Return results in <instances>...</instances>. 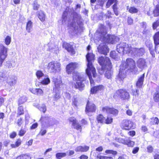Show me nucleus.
Instances as JSON below:
<instances>
[{
    "label": "nucleus",
    "instance_id": "nucleus-1",
    "mask_svg": "<svg viewBox=\"0 0 159 159\" xmlns=\"http://www.w3.org/2000/svg\"><path fill=\"white\" fill-rule=\"evenodd\" d=\"M100 34V39L102 40H115L118 39L117 36L113 35L107 34V28L105 26L103 25H101L99 27L97 32L95 34L96 35H97L98 32Z\"/></svg>",
    "mask_w": 159,
    "mask_h": 159
},
{
    "label": "nucleus",
    "instance_id": "nucleus-2",
    "mask_svg": "<svg viewBox=\"0 0 159 159\" xmlns=\"http://www.w3.org/2000/svg\"><path fill=\"white\" fill-rule=\"evenodd\" d=\"M86 59L88 62L87 64V68L86 69L87 72H88V70H90L93 77H95L96 76V70L92 63L94 59V56L92 53L88 52L86 55Z\"/></svg>",
    "mask_w": 159,
    "mask_h": 159
},
{
    "label": "nucleus",
    "instance_id": "nucleus-3",
    "mask_svg": "<svg viewBox=\"0 0 159 159\" xmlns=\"http://www.w3.org/2000/svg\"><path fill=\"white\" fill-rule=\"evenodd\" d=\"M98 61L102 66V70H98L99 72L101 74L103 73L104 71L103 70L105 68H107V67H109L110 69L112 68V66L110 61L107 57H101L98 58Z\"/></svg>",
    "mask_w": 159,
    "mask_h": 159
},
{
    "label": "nucleus",
    "instance_id": "nucleus-4",
    "mask_svg": "<svg viewBox=\"0 0 159 159\" xmlns=\"http://www.w3.org/2000/svg\"><path fill=\"white\" fill-rule=\"evenodd\" d=\"M130 69L132 72H135L137 69L135 61L131 58H128L126 61L123 62L121 65V69Z\"/></svg>",
    "mask_w": 159,
    "mask_h": 159
},
{
    "label": "nucleus",
    "instance_id": "nucleus-5",
    "mask_svg": "<svg viewBox=\"0 0 159 159\" xmlns=\"http://www.w3.org/2000/svg\"><path fill=\"white\" fill-rule=\"evenodd\" d=\"M102 43L99 45L98 48V52L102 54L106 55L109 52V49L107 45L113 44L114 40H100Z\"/></svg>",
    "mask_w": 159,
    "mask_h": 159
},
{
    "label": "nucleus",
    "instance_id": "nucleus-6",
    "mask_svg": "<svg viewBox=\"0 0 159 159\" xmlns=\"http://www.w3.org/2000/svg\"><path fill=\"white\" fill-rule=\"evenodd\" d=\"M61 64L57 61L50 62L48 65L47 68L51 73H56L61 70Z\"/></svg>",
    "mask_w": 159,
    "mask_h": 159
},
{
    "label": "nucleus",
    "instance_id": "nucleus-7",
    "mask_svg": "<svg viewBox=\"0 0 159 159\" xmlns=\"http://www.w3.org/2000/svg\"><path fill=\"white\" fill-rule=\"evenodd\" d=\"M131 47L125 43H120L117 46V50L122 54L129 53L130 52Z\"/></svg>",
    "mask_w": 159,
    "mask_h": 159
},
{
    "label": "nucleus",
    "instance_id": "nucleus-8",
    "mask_svg": "<svg viewBox=\"0 0 159 159\" xmlns=\"http://www.w3.org/2000/svg\"><path fill=\"white\" fill-rule=\"evenodd\" d=\"M119 96L123 100H128L130 98V95L128 92L125 90L120 89L116 91L114 96Z\"/></svg>",
    "mask_w": 159,
    "mask_h": 159
},
{
    "label": "nucleus",
    "instance_id": "nucleus-9",
    "mask_svg": "<svg viewBox=\"0 0 159 159\" xmlns=\"http://www.w3.org/2000/svg\"><path fill=\"white\" fill-rule=\"evenodd\" d=\"M8 48L3 45H0V66L7 56Z\"/></svg>",
    "mask_w": 159,
    "mask_h": 159
},
{
    "label": "nucleus",
    "instance_id": "nucleus-10",
    "mask_svg": "<svg viewBox=\"0 0 159 159\" xmlns=\"http://www.w3.org/2000/svg\"><path fill=\"white\" fill-rule=\"evenodd\" d=\"M78 64L76 62H71L68 64L66 67V71L68 74H70L79 67Z\"/></svg>",
    "mask_w": 159,
    "mask_h": 159
},
{
    "label": "nucleus",
    "instance_id": "nucleus-11",
    "mask_svg": "<svg viewBox=\"0 0 159 159\" xmlns=\"http://www.w3.org/2000/svg\"><path fill=\"white\" fill-rule=\"evenodd\" d=\"M145 50L143 48H132L131 47L130 52L131 55L134 56H142Z\"/></svg>",
    "mask_w": 159,
    "mask_h": 159
},
{
    "label": "nucleus",
    "instance_id": "nucleus-12",
    "mask_svg": "<svg viewBox=\"0 0 159 159\" xmlns=\"http://www.w3.org/2000/svg\"><path fill=\"white\" fill-rule=\"evenodd\" d=\"M96 109V107L94 104L88 101L87 103L85 108V112L87 113L89 112H94Z\"/></svg>",
    "mask_w": 159,
    "mask_h": 159
},
{
    "label": "nucleus",
    "instance_id": "nucleus-13",
    "mask_svg": "<svg viewBox=\"0 0 159 159\" xmlns=\"http://www.w3.org/2000/svg\"><path fill=\"white\" fill-rule=\"evenodd\" d=\"M102 110L104 112L113 115H116L118 113V111L117 110L113 108H111L108 107H103Z\"/></svg>",
    "mask_w": 159,
    "mask_h": 159
},
{
    "label": "nucleus",
    "instance_id": "nucleus-14",
    "mask_svg": "<svg viewBox=\"0 0 159 159\" xmlns=\"http://www.w3.org/2000/svg\"><path fill=\"white\" fill-rule=\"evenodd\" d=\"M123 129H129L133 127V123L130 120H125L122 124Z\"/></svg>",
    "mask_w": 159,
    "mask_h": 159
},
{
    "label": "nucleus",
    "instance_id": "nucleus-15",
    "mask_svg": "<svg viewBox=\"0 0 159 159\" xmlns=\"http://www.w3.org/2000/svg\"><path fill=\"white\" fill-rule=\"evenodd\" d=\"M136 63L137 66L141 69H143L147 66L145 59L142 58L139 59L137 61Z\"/></svg>",
    "mask_w": 159,
    "mask_h": 159
},
{
    "label": "nucleus",
    "instance_id": "nucleus-16",
    "mask_svg": "<svg viewBox=\"0 0 159 159\" xmlns=\"http://www.w3.org/2000/svg\"><path fill=\"white\" fill-rule=\"evenodd\" d=\"M104 89V87L102 85L95 86L91 89V93L92 94L96 93Z\"/></svg>",
    "mask_w": 159,
    "mask_h": 159
},
{
    "label": "nucleus",
    "instance_id": "nucleus-17",
    "mask_svg": "<svg viewBox=\"0 0 159 159\" xmlns=\"http://www.w3.org/2000/svg\"><path fill=\"white\" fill-rule=\"evenodd\" d=\"M63 47L65 48L68 52L72 54H75V51L72 46L70 44L66 43H64L63 44Z\"/></svg>",
    "mask_w": 159,
    "mask_h": 159
},
{
    "label": "nucleus",
    "instance_id": "nucleus-18",
    "mask_svg": "<svg viewBox=\"0 0 159 159\" xmlns=\"http://www.w3.org/2000/svg\"><path fill=\"white\" fill-rule=\"evenodd\" d=\"M29 90L32 93L38 96L43 95V91L40 89L30 88Z\"/></svg>",
    "mask_w": 159,
    "mask_h": 159
},
{
    "label": "nucleus",
    "instance_id": "nucleus-19",
    "mask_svg": "<svg viewBox=\"0 0 159 159\" xmlns=\"http://www.w3.org/2000/svg\"><path fill=\"white\" fill-rule=\"evenodd\" d=\"M80 18L81 17L80 16L78 15V14H76V15H75L73 17V20L74 22H73L72 24L70 25V27L73 28L74 30H76V29H77V28L76 26L75 22H76L78 24V21L80 20Z\"/></svg>",
    "mask_w": 159,
    "mask_h": 159
},
{
    "label": "nucleus",
    "instance_id": "nucleus-20",
    "mask_svg": "<svg viewBox=\"0 0 159 159\" xmlns=\"http://www.w3.org/2000/svg\"><path fill=\"white\" fill-rule=\"evenodd\" d=\"M73 80L77 81H83L85 80V78L80 75L79 73H74L73 74Z\"/></svg>",
    "mask_w": 159,
    "mask_h": 159
},
{
    "label": "nucleus",
    "instance_id": "nucleus-21",
    "mask_svg": "<svg viewBox=\"0 0 159 159\" xmlns=\"http://www.w3.org/2000/svg\"><path fill=\"white\" fill-rule=\"evenodd\" d=\"M89 149V147L87 146H79L76 147L75 151L77 152H84L87 151Z\"/></svg>",
    "mask_w": 159,
    "mask_h": 159
},
{
    "label": "nucleus",
    "instance_id": "nucleus-22",
    "mask_svg": "<svg viewBox=\"0 0 159 159\" xmlns=\"http://www.w3.org/2000/svg\"><path fill=\"white\" fill-rule=\"evenodd\" d=\"M41 120H43V122H44L46 125H52L53 124L52 123V120L48 117H44L42 118Z\"/></svg>",
    "mask_w": 159,
    "mask_h": 159
},
{
    "label": "nucleus",
    "instance_id": "nucleus-23",
    "mask_svg": "<svg viewBox=\"0 0 159 159\" xmlns=\"http://www.w3.org/2000/svg\"><path fill=\"white\" fill-rule=\"evenodd\" d=\"M53 81L54 82L55 87L56 89H58L62 86V82L60 78H55L53 79Z\"/></svg>",
    "mask_w": 159,
    "mask_h": 159
},
{
    "label": "nucleus",
    "instance_id": "nucleus-24",
    "mask_svg": "<svg viewBox=\"0 0 159 159\" xmlns=\"http://www.w3.org/2000/svg\"><path fill=\"white\" fill-rule=\"evenodd\" d=\"M84 87V84L81 81H77L75 84V87L80 91L82 90Z\"/></svg>",
    "mask_w": 159,
    "mask_h": 159
},
{
    "label": "nucleus",
    "instance_id": "nucleus-25",
    "mask_svg": "<svg viewBox=\"0 0 159 159\" xmlns=\"http://www.w3.org/2000/svg\"><path fill=\"white\" fill-rule=\"evenodd\" d=\"M144 76V75L143 74L138 79L136 84V86L138 88H141L142 87L143 84Z\"/></svg>",
    "mask_w": 159,
    "mask_h": 159
},
{
    "label": "nucleus",
    "instance_id": "nucleus-26",
    "mask_svg": "<svg viewBox=\"0 0 159 159\" xmlns=\"http://www.w3.org/2000/svg\"><path fill=\"white\" fill-rule=\"evenodd\" d=\"M7 82L10 86H13L15 85L16 82V80L10 77L7 78Z\"/></svg>",
    "mask_w": 159,
    "mask_h": 159
},
{
    "label": "nucleus",
    "instance_id": "nucleus-27",
    "mask_svg": "<svg viewBox=\"0 0 159 159\" xmlns=\"http://www.w3.org/2000/svg\"><path fill=\"white\" fill-rule=\"evenodd\" d=\"M38 17L41 21H45L46 18V15L44 12L42 11L38 12Z\"/></svg>",
    "mask_w": 159,
    "mask_h": 159
},
{
    "label": "nucleus",
    "instance_id": "nucleus-28",
    "mask_svg": "<svg viewBox=\"0 0 159 159\" xmlns=\"http://www.w3.org/2000/svg\"><path fill=\"white\" fill-rule=\"evenodd\" d=\"M121 65L120 66V70L119 71L118 76L121 79V80L123 79L125 77V69H121Z\"/></svg>",
    "mask_w": 159,
    "mask_h": 159
},
{
    "label": "nucleus",
    "instance_id": "nucleus-29",
    "mask_svg": "<svg viewBox=\"0 0 159 159\" xmlns=\"http://www.w3.org/2000/svg\"><path fill=\"white\" fill-rule=\"evenodd\" d=\"M105 118L101 114L98 115L97 117V120L98 123L104 124Z\"/></svg>",
    "mask_w": 159,
    "mask_h": 159
},
{
    "label": "nucleus",
    "instance_id": "nucleus-30",
    "mask_svg": "<svg viewBox=\"0 0 159 159\" xmlns=\"http://www.w3.org/2000/svg\"><path fill=\"white\" fill-rule=\"evenodd\" d=\"M21 143V141L20 139H18L16 140L14 144H11V146L12 148H15L20 146Z\"/></svg>",
    "mask_w": 159,
    "mask_h": 159
},
{
    "label": "nucleus",
    "instance_id": "nucleus-31",
    "mask_svg": "<svg viewBox=\"0 0 159 159\" xmlns=\"http://www.w3.org/2000/svg\"><path fill=\"white\" fill-rule=\"evenodd\" d=\"M105 68L107 69V70L106 71V72L105 76L108 79L110 78L112 73V71L111 70V68L110 69L108 66L107 67V68Z\"/></svg>",
    "mask_w": 159,
    "mask_h": 159
},
{
    "label": "nucleus",
    "instance_id": "nucleus-32",
    "mask_svg": "<svg viewBox=\"0 0 159 159\" xmlns=\"http://www.w3.org/2000/svg\"><path fill=\"white\" fill-rule=\"evenodd\" d=\"M27 100L25 96L20 97L18 100V105H20L25 102Z\"/></svg>",
    "mask_w": 159,
    "mask_h": 159
},
{
    "label": "nucleus",
    "instance_id": "nucleus-33",
    "mask_svg": "<svg viewBox=\"0 0 159 159\" xmlns=\"http://www.w3.org/2000/svg\"><path fill=\"white\" fill-rule=\"evenodd\" d=\"M49 47L50 49H54V51H56V53L58 52V48L57 45H55L53 43H51L49 44Z\"/></svg>",
    "mask_w": 159,
    "mask_h": 159
},
{
    "label": "nucleus",
    "instance_id": "nucleus-34",
    "mask_svg": "<svg viewBox=\"0 0 159 159\" xmlns=\"http://www.w3.org/2000/svg\"><path fill=\"white\" fill-rule=\"evenodd\" d=\"M127 10L130 13L132 14L136 13L138 11V10L137 8L133 7H128Z\"/></svg>",
    "mask_w": 159,
    "mask_h": 159
},
{
    "label": "nucleus",
    "instance_id": "nucleus-35",
    "mask_svg": "<svg viewBox=\"0 0 159 159\" xmlns=\"http://www.w3.org/2000/svg\"><path fill=\"white\" fill-rule=\"evenodd\" d=\"M24 113V111L23 107L22 106H19L18 108L17 111V116L21 115H23Z\"/></svg>",
    "mask_w": 159,
    "mask_h": 159
},
{
    "label": "nucleus",
    "instance_id": "nucleus-36",
    "mask_svg": "<svg viewBox=\"0 0 159 159\" xmlns=\"http://www.w3.org/2000/svg\"><path fill=\"white\" fill-rule=\"evenodd\" d=\"M32 27V22L31 20H29L27 23L26 30L28 32H30Z\"/></svg>",
    "mask_w": 159,
    "mask_h": 159
},
{
    "label": "nucleus",
    "instance_id": "nucleus-37",
    "mask_svg": "<svg viewBox=\"0 0 159 159\" xmlns=\"http://www.w3.org/2000/svg\"><path fill=\"white\" fill-rule=\"evenodd\" d=\"M67 12L66 11H65L62 15V23L63 24H66V20L67 19Z\"/></svg>",
    "mask_w": 159,
    "mask_h": 159
},
{
    "label": "nucleus",
    "instance_id": "nucleus-38",
    "mask_svg": "<svg viewBox=\"0 0 159 159\" xmlns=\"http://www.w3.org/2000/svg\"><path fill=\"white\" fill-rule=\"evenodd\" d=\"M151 120V123L153 125L155 124L157 125L159 123V120L158 119L157 117H152L150 119Z\"/></svg>",
    "mask_w": 159,
    "mask_h": 159
},
{
    "label": "nucleus",
    "instance_id": "nucleus-39",
    "mask_svg": "<svg viewBox=\"0 0 159 159\" xmlns=\"http://www.w3.org/2000/svg\"><path fill=\"white\" fill-rule=\"evenodd\" d=\"M153 13L154 16H159V5H157L153 11Z\"/></svg>",
    "mask_w": 159,
    "mask_h": 159
},
{
    "label": "nucleus",
    "instance_id": "nucleus-40",
    "mask_svg": "<svg viewBox=\"0 0 159 159\" xmlns=\"http://www.w3.org/2000/svg\"><path fill=\"white\" fill-rule=\"evenodd\" d=\"M40 7V5L38 3L37 0H35L33 4V9L34 10H37Z\"/></svg>",
    "mask_w": 159,
    "mask_h": 159
},
{
    "label": "nucleus",
    "instance_id": "nucleus-41",
    "mask_svg": "<svg viewBox=\"0 0 159 159\" xmlns=\"http://www.w3.org/2000/svg\"><path fill=\"white\" fill-rule=\"evenodd\" d=\"M125 145L129 147H133L134 145V142L129 140H126Z\"/></svg>",
    "mask_w": 159,
    "mask_h": 159
},
{
    "label": "nucleus",
    "instance_id": "nucleus-42",
    "mask_svg": "<svg viewBox=\"0 0 159 159\" xmlns=\"http://www.w3.org/2000/svg\"><path fill=\"white\" fill-rule=\"evenodd\" d=\"M66 154V153L60 152L57 153L56 154V157L57 158H60L65 157Z\"/></svg>",
    "mask_w": 159,
    "mask_h": 159
},
{
    "label": "nucleus",
    "instance_id": "nucleus-43",
    "mask_svg": "<svg viewBox=\"0 0 159 159\" xmlns=\"http://www.w3.org/2000/svg\"><path fill=\"white\" fill-rule=\"evenodd\" d=\"M113 119L110 117H107V118H105L104 124H110L112 122Z\"/></svg>",
    "mask_w": 159,
    "mask_h": 159
},
{
    "label": "nucleus",
    "instance_id": "nucleus-44",
    "mask_svg": "<svg viewBox=\"0 0 159 159\" xmlns=\"http://www.w3.org/2000/svg\"><path fill=\"white\" fill-rule=\"evenodd\" d=\"M41 83L43 84L47 85L50 83V80L47 77L44 78Z\"/></svg>",
    "mask_w": 159,
    "mask_h": 159
},
{
    "label": "nucleus",
    "instance_id": "nucleus-45",
    "mask_svg": "<svg viewBox=\"0 0 159 159\" xmlns=\"http://www.w3.org/2000/svg\"><path fill=\"white\" fill-rule=\"evenodd\" d=\"M36 75L38 79H40L43 76L44 74L41 70H38L36 73Z\"/></svg>",
    "mask_w": 159,
    "mask_h": 159
},
{
    "label": "nucleus",
    "instance_id": "nucleus-46",
    "mask_svg": "<svg viewBox=\"0 0 159 159\" xmlns=\"http://www.w3.org/2000/svg\"><path fill=\"white\" fill-rule=\"evenodd\" d=\"M88 72H87V70H86V73L87 75L89 77V78L90 81V83L91 84H93V81L92 80L91 77V71L90 70H88Z\"/></svg>",
    "mask_w": 159,
    "mask_h": 159
},
{
    "label": "nucleus",
    "instance_id": "nucleus-47",
    "mask_svg": "<svg viewBox=\"0 0 159 159\" xmlns=\"http://www.w3.org/2000/svg\"><path fill=\"white\" fill-rule=\"evenodd\" d=\"M105 152L107 154H111L114 155L117 154V152L116 151L112 150H107L105 151Z\"/></svg>",
    "mask_w": 159,
    "mask_h": 159
},
{
    "label": "nucleus",
    "instance_id": "nucleus-48",
    "mask_svg": "<svg viewBox=\"0 0 159 159\" xmlns=\"http://www.w3.org/2000/svg\"><path fill=\"white\" fill-rule=\"evenodd\" d=\"M116 141L119 142L120 143H121L124 144H125L126 143V140H125L124 139L121 138H116Z\"/></svg>",
    "mask_w": 159,
    "mask_h": 159
},
{
    "label": "nucleus",
    "instance_id": "nucleus-49",
    "mask_svg": "<svg viewBox=\"0 0 159 159\" xmlns=\"http://www.w3.org/2000/svg\"><path fill=\"white\" fill-rule=\"evenodd\" d=\"M97 157L99 159H113V157H111L104 156L100 155H98Z\"/></svg>",
    "mask_w": 159,
    "mask_h": 159
},
{
    "label": "nucleus",
    "instance_id": "nucleus-50",
    "mask_svg": "<svg viewBox=\"0 0 159 159\" xmlns=\"http://www.w3.org/2000/svg\"><path fill=\"white\" fill-rule=\"evenodd\" d=\"M40 111H43L44 113L46 111V106L44 104H42L41 107L38 108Z\"/></svg>",
    "mask_w": 159,
    "mask_h": 159
},
{
    "label": "nucleus",
    "instance_id": "nucleus-51",
    "mask_svg": "<svg viewBox=\"0 0 159 159\" xmlns=\"http://www.w3.org/2000/svg\"><path fill=\"white\" fill-rule=\"evenodd\" d=\"M153 98L155 102H158L159 101V93H155L153 95Z\"/></svg>",
    "mask_w": 159,
    "mask_h": 159
},
{
    "label": "nucleus",
    "instance_id": "nucleus-52",
    "mask_svg": "<svg viewBox=\"0 0 159 159\" xmlns=\"http://www.w3.org/2000/svg\"><path fill=\"white\" fill-rule=\"evenodd\" d=\"M110 56L112 58L116 59L117 58L116 52L114 51H111L110 53Z\"/></svg>",
    "mask_w": 159,
    "mask_h": 159
},
{
    "label": "nucleus",
    "instance_id": "nucleus-53",
    "mask_svg": "<svg viewBox=\"0 0 159 159\" xmlns=\"http://www.w3.org/2000/svg\"><path fill=\"white\" fill-rule=\"evenodd\" d=\"M23 122V121L22 119L21 118H20L17 120L16 123L18 126H20L22 125Z\"/></svg>",
    "mask_w": 159,
    "mask_h": 159
},
{
    "label": "nucleus",
    "instance_id": "nucleus-54",
    "mask_svg": "<svg viewBox=\"0 0 159 159\" xmlns=\"http://www.w3.org/2000/svg\"><path fill=\"white\" fill-rule=\"evenodd\" d=\"M147 151L149 153H152L153 150V148L151 145L148 146L147 148Z\"/></svg>",
    "mask_w": 159,
    "mask_h": 159
},
{
    "label": "nucleus",
    "instance_id": "nucleus-55",
    "mask_svg": "<svg viewBox=\"0 0 159 159\" xmlns=\"http://www.w3.org/2000/svg\"><path fill=\"white\" fill-rule=\"evenodd\" d=\"M73 104L76 107L78 104V99L75 98H74L73 101Z\"/></svg>",
    "mask_w": 159,
    "mask_h": 159
},
{
    "label": "nucleus",
    "instance_id": "nucleus-56",
    "mask_svg": "<svg viewBox=\"0 0 159 159\" xmlns=\"http://www.w3.org/2000/svg\"><path fill=\"white\" fill-rule=\"evenodd\" d=\"M70 122H72V125L73 126L76 123V120L74 117H70L69 119Z\"/></svg>",
    "mask_w": 159,
    "mask_h": 159
},
{
    "label": "nucleus",
    "instance_id": "nucleus-57",
    "mask_svg": "<svg viewBox=\"0 0 159 159\" xmlns=\"http://www.w3.org/2000/svg\"><path fill=\"white\" fill-rule=\"evenodd\" d=\"M26 132L23 129H21L19 132V135L20 136H23Z\"/></svg>",
    "mask_w": 159,
    "mask_h": 159
},
{
    "label": "nucleus",
    "instance_id": "nucleus-58",
    "mask_svg": "<svg viewBox=\"0 0 159 159\" xmlns=\"http://www.w3.org/2000/svg\"><path fill=\"white\" fill-rule=\"evenodd\" d=\"M47 132V131L45 129H42L38 134H40L42 136L44 135Z\"/></svg>",
    "mask_w": 159,
    "mask_h": 159
},
{
    "label": "nucleus",
    "instance_id": "nucleus-59",
    "mask_svg": "<svg viewBox=\"0 0 159 159\" xmlns=\"http://www.w3.org/2000/svg\"><path fill=\"white\" fill-rule=\"evenodd\" d=\"M139 150V147H135L133 148L132 152L134 154H135L138 152Z\"/></svg>",
    "mask_w": 159,
    "mask_h": 159
},
{
    "label": "nucleus",
    "instance_id": "nucleus-60",
    "mask_svg": "<svg viewBox=\"0 0 159 159\" xmlns=\"http://www.w3.org/2000/svg\"><path fill=\"white\" fill-rule=\"evenodd\" d=\"M74 128L78 130L80 129L81 131V126L77 123H75L74 125Z\"/></svg>",
    "mask_w": 159,
    "mask_h": 159
},
{
    "label": "nucleus",
    "instance_id": "nucleus-61",
    "mask_svg": "<svg viewBox=\"0 0 159 159\" xmlns=\"http://www.w3.org/2000/svg\"><path fill=\"white\" fill-rule=\"evenodd\" d=\"M128 23L129 24L131 25L133 24V20L130 17H128L127 20Z\"/></svg>",
    "mask_w": 159,
    "mask_h": 159
},
{
    "label": "nucleus",
    "instance_id": "nucleus-62",
    "mask_svg": "<svg viewBox=\"0 0 159 159\" xmlns=\"http://www.w3.org/2000/svg\"><path fill=\"white\" fill-rule=\"evenodd\" d=\"M7 66L9 68H11L13 67L12 64L10 61H7Z\"/></svg>",
    "mask_w": 159,
    "mask_h": 159
},
{
    "label": "nucleus",
    "instance_id": "nucleus-63",
    "mask_svg": "<svg viewBox=\"0 0 159 159\" xmlns=\"http://www.w3.org/2000/svg\"><path fill=\"white\" fill-rule=\"evenodd\" d=\"M154 40H159V32L155 34L154 37Z\"/></svg>",
    "mask_w": 159,
    "mask_h": 159
},
{
    "label": "nucleus",
    "instance_id": "nucleus-64",
    "mask_svg": "<svg viewBox=\"0 0 159 159\" xmlns=\"http://www.w3.org/2000/svg\"><path fill=\"white\" fill-rule=\"evenodd\" d=\"M16 135V133L15 132H12L10 134V137L11 138H14Z\"/></svg>",
    "mask_w": 159,
    "mask_h": 159
}]
</instances>
